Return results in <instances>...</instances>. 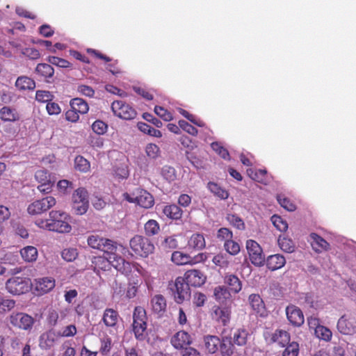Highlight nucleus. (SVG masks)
Wrapping results in <instances>:
<instances>
[{
    "mask_svg": "<svg viewBox=\"0 0 356 356\" xmlns=\"http://www.w3.org/2000/svg\"><path fill=\"white\" fill-rule=\"evenodd\" d=\"M106 254L108 256L107 257L101 256L92 257L91 266L94 271L109 270L113 266L122 274L129 275L131 273L132 268L136 266L135 264L127 261L122 257L118 255L116 252Z\"/></svg>",
    "mask_w": 356,
    "mask_h": 356,
    "instance_id": "obj_1",
    "label": "nucleus"
},
{
    "mask_svg": "<svg viewBox=\"0 0 356 356\" xmlns=\"http://www.w3.org/2000/svg\"><path fill=\"white\" fill-rule=\"evenodd\" d=\"M147 316L145 309L140 306L136 307L133 314L132 330L135 338L144 341L147 336Z\"/></svg>",
    "mask_w": 356,
    "mask_h": 356,
    "instance_id": "obj_2",
    "label": "nucleus"
},
{
    "mask_svg": "<svg viewBox=\"0 0 356 356\" xmlns=\"http://www.w3.org/2000/svg\"><path fill=\"white\" fill-rule=\"evenodd\" d=\"M51 224L49 225V231L59 233H69L72 227L69 224V216L60 211H51L49 213Z\"/></svg>",
    "mask_w": 356,
    "mask_h": 356,
    "instance_id": "obj_3",
    "label": "nucleus"
},
{
    "mask_svg": "<svg viewBox=\"0 0 356 356\" xmlns=\"http://www.w3.org/2000/svg\"><path fill=\"white\" fill-rule=\"evenodd\" d=\"M88 245L93 248L104 252L105 253H113L117 252L118 248L124 250L122 245H118L116 242L111 239L103 238L99 235H90L87 239Z\"/></svg>",
    "mask_w": 356,
    "mask_h": 356,
    "instance_id": "obj_4",
    "label": "nucleus"
},
{
    "mask_svg": "<svg viewBox=\"0 0 356 356\" xmlns=\"http://www.w3.org/2000/svg\"><path fill=\"white\" fill-rule=\"evenodd\" d=\"M131 250L137 256L147 257L154 250V245L147 238L136 235L129 241Z\"/></svg>",
    "mask_w": 356,
    "mask_h": 356,
    "instance_id": "obj_5",
    "label": "nucleus"
},
{
    "mask_svg": "<svg viewBox=\"0 0 356 356\" xmlns=\"http://www.w3.org/2000/svg\"><path fill=\"white\" fill-rule=\"evenodd\" d=\"M10 324L15 328L30 332L35 323V319L24 312H13L8 317Z\"/></svg>",
    "mask_w": 356,
    "mask_h": 356,
    "instance_id": "obj_6",
    "label": "nucleus"
},
{
    "mask_svg": "<svg viewBox=\"0 0 356 356\" xmlns=\"http://www.w3.org/2000/svg\"><path fill=\"white\" fill-rule=\"evenodd\" d=\"M6 289L15 296L26 293L30 289L29 280L25 277H12L6 281Z\"/></svg>",
    "mask_w": 356,
    "mask_h": 356,
    "instance_id": "obj_7",
    "label": "nucleus"
},
{
    "mask_svg": "<svg viewBox=\"0 0 356 356\" xmlns=\"http://www.w3.org/2000/svg\"><path fill=\"white\" fill-rule=\"evenodd\" d=\"M111 109L114 115L121 119L130 120L136 118V111L126 102L117 100L111 104Z\"/></svg>",
    "mask_w": 356,
    "mask_h": 356,
    "instance_id": "obj_8",
    "label": "nucleus"
},
{
    "mask_svg": "<svg viewBox=\"0 0 356 356\" xmlns=\"http://www.w3.org/2000/svg\"><path fill=\"white\" fill-rule=\"evenodd\" d=\"M175 289H172L175 300L181 304L191 296L189 284L183 277H177L174 284Z\"/></svg>",
    "mask_w": 356,
    "mask_h": 356,
    "instance_id": "obj_9",
    "label": "nucleus"
},
{
    "mask_svg": "<svg viewBox=\"0 0 356 356\" xmlns=\"http://www.w3.org/2000/svg\"><path fill=\"white\" fill-rule=\"evenodd\" d=\"M56 203V199L52 196H47L31 203L27 209L31 215H38L47 211Z\"/></svg>",
    "mask_w": 356,
    "mask_h": 356,
    "instance_id": "obj_10",
    "label": "nucleus"
},
{
    "mask_svg": "<svg viewBox=\"0 0 356 356\" xmlns=\"http://www.w3.org/2000/svg\"><path fill=\"white\" fill-rule=\"evenodd\" d=\"M246 248L251 262L257 266H261L265 261V257L259 244L253 240L246 242Z\"/></svg>",
    "mask_w": 356,
    "mask_h": 356,
    "instance_id": "obj_11",
    "label": "nucleus"
},
{
    "mask_svg": "<svg viewBox=\"0 0 356 356\" xmlns=\"http://www.w3.org/2000/svg\"><path fill=\"white\" fill-rule=\"evenodd\" d=\"M36 181L40 184L38 186V189L42 193H49L51 191L55 181L51 177V175L47 170H38L35 173Z\"/></svg>",
    "mask_w": 356,
    "mask_h": 356,
    "instance_id": "obj_12",
    "label": "nucleus"
},
{
    "mask_svg": "<svg viewBox=\"0 0 356 356\" xmlns=\"http://www.w3.org/2000/svg\"><path fill=\"white\" fill-rule=\"evenodd\" d=\"M232 309L230 305H214L211 309V317L218 323L227 325L231 318Z\"/></svg>",
    "mask_w": 356,
    "mask_h": 356,
    "instance_id": "obj_13",
    "label": "nucleus"
},
{
    "mask_svg": "<svg viewBox=\"0 0 356 356\" xmlns=\"http://www.w3.org/2000/svg\"><path fill=\"white\" fill-rule=\"evenodd\" d=\"M183 277L186 280L189 286L195 287H199L203 285L207 279L204 273L197 269L187 270Z\"/></svg>",
    "mask_w": 356,
    "mask_h": 356,
    "instance_id": "obj_14",
    "label": "nucleus"
},
{
    "mask_svg": "<svg viewBox=\"0 0 356 356\" xmlns=\"http://www.w3.org/2000/svg\"><path fill=\"white\" fill-rule=\"evenodd\" d=\"M170 343L176 349H184L192 343L191 336L186 331L176 332L171 338Z\"/></svg>",
    "mask_w": 356,
    "mask_h": 356,
    "instance_id": "obj_15",
    "label": "nucleus"
},
{
    "mask_svg": "<svg viewBox=\"0 0 356 356\" xmlns=\"http://www.w3.org/2000/svg\"><path fill=\"white\" fill-rule=\"evenodd\" d=\"M55 285L56 282L53 277H44L35 280L34 289L38 295H43L51 291Z\"/></svg>",
    "mask_w": 356,
    "mask_h": 356,
    "instance_id": "obj_16",
    "label": "nucleus"
},
{
    "mask_svg": "<svg viewBox=\"0 0 356 356\" xmlns=\"http://www.w3.org/2000/svg\"><path fill=\"white\" fill-rule=\"evenodd\" d=\"M286 313L287 319L293 325L299 327L304 323L303 313L298 307L293 305L287 306Z\"/></svg>",
    "mask_w": 356,
    "mask_h": 356,
    "instance_id": "obj_17",
    "label": "nucleus"
},
{
    "mask_svg": "<svg viewBox=\"0 0 356 356\" xmlns=\"http://www.w3.org/2000/svg\"><path fill=\"white\" fill-rule=\"evenodd\" d=\"M249 304L252 309L259 316L265 317L268 315L263 299L259 294L252 293L248 297Z\"/></svg>",
    "mask_w": 356,
    "mask_h": 356,
    "instance_id": "obj_18",
    "label": "nucleus"
},
{
    "mask_svg": "<svg viewBox=\"0 0 356 356\" xmlns=\"http://www.w3.org/2000/svg\"><path fill=\"white\" fill-rule=\"evenodd\" d=\"M339 331L344 334H350L356 330V320L352 316H342L337 322Z\"/></svg>",
    "mask_w": 356,
    "mask_h": 356,
    "instance_id": "obj_19",
    "label": "nucleus"
},
{
    "mask_svg": "<svg viewBox=\"0 0 356 356\" xmlns=\"http://www.w3.org/2000/svg\"><path fill=\"white\" fill-rule=\"evenodd\" d=\"M308 323L310 327L313 325L315 327L316 336L325 341H330L332 337L331 330L325 326L318 325V320L316 318H309Z\"/></svg>",
    "mask_w": 356,
    "mask_h": 356,
    "instance_id": "obj_20",
    "label": "nucleus"
},
{
    "mask_svg": "<svg viewBox=\"0 0 356 356\" xmlns=\"http://www.w3.org/2000/svg\"><path fill=\"white\" fill-rule=\"evenodd\" d=\"M309 237L311 245L316 252L320 253L330 249V244L318 234L311 233Z\"/></svg>",
    "mask_w": 356,
    "mask_h": 356,
    "instance_id": "obj_21",
    "label": "nucleus"
},
{
    "mask_svg": "<svg viewBox=\"0 0 356 356\" xmlns=\"http://www.w3.org/2000/svg\"><path fill=\"white\" fill-rule=\"evenodd\" d=\"M135 202L141 207L149 209L151 208L154 204L153 196L147 191H138L137 195L135 198Z\"/></svg>",
    "mask_w": 356,
    "mask_h": 356,
    "instance_id": "obj_22",
    "label": "nucleus"
},
{
    "mask_svg": "<svg viewBox=\"0 0 356 356\" xmlns=\"http://www.w3.org/2000/svg\"><path fill=\"white\" fill-rule=\"evenodd\" d=\"M119 318V314L116 310L106 308L103 314L102 321L107 327H114L117 325Z\"/></svg>",
    "mask_w": 356,
    "mask_h": 356,
    "instance_id": "obj_23",
    "label": "nucleus"
},
{
    "mask_svg": "<svg viewBox=\"0 0 356 356\" xmlns=\"http://www.w3.org/2000/svg\"><path fill=\"white\" fill-rule=\"evenodd\" d=\"M151 305L154 313L161 316L166 310V300L163 296L161 294L155 295L151 300Z\"/></svg>",
    "mask_w": 356,
    "mask_h": 356,
    "instance_id": "obj_24",
    "label": "nucleus"
},
{
    "mask_svg": "<svg viewBox=\"0 0 356 356\" xmlns=\"http://www.w3.org/2000/svg\"><path fill=\"white\" fill-rule=\"evenodd\" d=\"M266 264L269 270L274 271L282 268L286 264V259L283 255L275 254L268 256Z\"/></svg>",
    "mask_w": 356,
    "mask_h": 356,
    "instance_id": "obj_25",
    "label": "nucleus"
},
{
    "mask_svg": "<svg viewBox=\"0 0 356 356\" xmlns=\"http://www.w3.org/2000/svg\"><path fill=\"white\" fill-rule=\"evenodd\" d=\"M0 118L3 122H17L20 120V115L15 108L3 106L0 109Z\"/></svg>",
    "mask_w": 356,
    "mask_h": 356,
    "instance_id": "obj_26",
    "label": "nucleus"
},
{
    "mask_svg": "<svg viewBox=\"0 0 356 356\" xmlns=\"http://www.w3.org/2000/svg\"><path fill=\"white\" fill-rule=\"evenodd\" d=\"M163 213L170 219L177 220L181 219L183 211L175 204H171L163 207Z\"/></svg>",
    "mask_w": 356,
    "mask_h": 356,
    "instance_id": "obj_27",
    "label": "nucleus"
},
{
    "mask_svg": "<svg viewBox=\"0 0 356 356\" xmlns=\"http://www.w3.org/2000/svg\"><path fill=\"white\" fill-rule=\"evenodd\" d=\"M218 350L222 356H232L234 353V346L232 342V337H222Z\"/></svg>",
    "mask_w": 356,
    "mask_h": 356,
    "instance_id": "obj_28",
    "label": "nucleus"
},
{
    "mask_svg": "<svg viewBox=\"0 0 356 356\" xmlns=\"http://www.w3.org/2000/svg\"><path fill=\"white\" fill-rule=\"evenodd\" d=\"M249 333L248 330L243 327L236 329L232 332V339L234 344L242 346L247 343Z\"/></svg>",
    "mask_w": 356,
    "mask_h": 356,
    "instance_id": "obj_29",
    "label": "nucleus"
},
{
    "mask_svg": "<svg viewBox=\"0 0 356 356\" xmlns=\"http://www.w3.org/2000/svg\"><path fill=\"white\" fill-rule=\"evenodd\" d=\"M70 108L81 115L86 114L89 111V106L86 101L81 98H73L70 102Z\"/></svg>",
    "mask_w": 356,
    "mask_h": 356,
    "instance_id": "obj_30",
    "label": "nucleus"
},
{
    "mask_svg": "<svg viewBox=\"0 0 356 356\" xmlns=\"http://www.w3.org/2000/svg\"><path fill=\"white\" fill-rule=\"evenodd\" d=\"M225 282L227 284L229 291L234 293H238L242 289V283L235 275H226Z\"/></svg>",
    "mask_w": 356,
    "mask_h": 356,
    "instance_id": "obj_31",
    "label": "nucleus"
},
{
    "mask_svg": "<svg viewBox=\"0 0 356 356\" xmlns=\"http://www.w3.org/2000/svg\"><path fill=\"white\" fill-rule=\"evenodd\" d=\"M205 348L210 353H215L218 350L221 339L217 336L208 335L204 338Z\"/></svg>",
    "mask_w": 356,
    "mask_h": 356,
    "instance_id": "obj_32",
    "label": "nucleus"
},
{
    "mask_svg": "<svg viewBox=\"0 0 356 356\" xmlns=\"http://www.w3.org/2000/svg\"><path fill=\"white\" fill-rule=\"evenodd\" d=\"M189 248L201 250L206 245L205 239L202 234H193L188 241Z\"/></svg>",
    "mask_w": 356,
    "mask_h": 356,
    "instance_id": "obj_33",
    "label": "nucleus"
},
{
    "mask_svg": "<svg viewBox=\"0 0 356 356\" xmlns=\"http://www.w3.org/2000/svg\"><path fill=\"white\" fill-rule=\"evenodd\" d=\"M273 342L278 343L281 346L284 347L290 342V335L284 330H276L271 337Z\"/></svg>",
    "mask_w": 356,
    "mask_h": 356,
    "instance_id": "obj_34",
    "label": "nucleus"
},
{
    "mask_svg": "<svg viewBox=\"0 0 356 356\" xmlns=\"http://www.w3.org/2000/svg\"><path fill=\"white\" fill-rule=\"evenodd\" d=\"M22 259L26 262L35 261L38 258V250L36 248L29 245L20 250Z\"/></svg>",
    "mask_w": 356,
    "mask_h": 356,
    "instance_id": "obj_35",
    "label": "nucleus"
},
{
    "mask_svg": "<svg viewBox=\"0 0 356 356\" xmlns=\"http://www.w3.org/2000/svg\"><path fill=\"white\" fill-rule=\"evenodd\" d=\"M15 86L20 90H33L35 88V83L28 76H19L16 80Z\"/></svg>",
    "mask_w": 356,
    "mask_h": 356,
    "instance_id": "obj_36",
    "label": "nucleus"
},
{
    "mask_svg": "<svg viewBox=\"0 0 356 356\" xmlns=\"http://www.w3.org/2000/svg\"><path fill=\"white\" fill-rule=\"evenodd\" d=\"M209 190L216 197L221 200H226L229 197V193L227 190L222 188L218 184L210 181L207 184Z\"/></svg>",
    "mask_w": 356,
    "mask_h": 356,
    "instance_id": "obj_37",
    "label": "nucleus"
},
{
    "mask_svg": "<svg viewBox=\"0 0 356 356\" xmlns=\"http://www.w3.org/2000/svg\"><path fill=\"white\" fill-rule=\"evenodd\" d=\"M213 295L216 300L222 303L231 298L230 291L225 286H216Z\"/></svg>",
    "mask_w": 356,
    "mask_h": 356,
    "instance_id": "obj_38",
    "label": "nucleus"
},
{
    "mask_svg": "<svg viewBox=\"0 0 356 356\" xmlns=\"http://www.w3.org/2000/svg\"><path fill=\"white\" fill-rule=\"evenodd\" d=\"M171 261L176 265L190 264L191 256L180 251H175L171 256Z\"/></svg>",
    "mask_w": 356,
    "mask_h": 356,
    "instance_id": "obj_39",
    "label": "nucleus"
},
{
    "mask_svg": "<svg viewBox=\"0 0 356 356\" xmlns=\"http://www.w3.org/2000/svg\"><path fill=\"white\" fill-rule=\"evenodd\" d=\"M277 243L280 249L285 252L291 253L295 250L293 241L288 237L280 236Z\"/></svg>",
    "mask_w": 356,
    "mask_h": 356,
    "instance_id": "obj_40",
    "label": "nucleus"
},
{
    "mask_svg": "<svg viewBox=\"0 0 356 356\" xmlns=\"http://www.w3.org/2000/svg\"><path fill=\"white\" fill-rule=\"evenodd\" d=\"M112 346L113 343L111 338L108 335H105L100 338V346L99 353L102 356H107L110 354Z\"/></svg>",
    "mask_w": 356,
    "mask_h": 356,
    "instance_id": "obj_41",
    "label": "nucleus"
},
{
    "mask_svg": "<svg viewBox=\"0 0 356 356\" xmlns=\"http://www.w3.org/2000/svg\"><path fill=\"white\" fill-rule=\"evenodd\" d=\"M300 300L302 305L308 308H316L318 307L317 297L312 293L302 294L300 297Z\"/></svg>",
    "mask_w": 356,
    "mask_h": 356,
    "instance_id": "obj_42",
    "label": "nucleus"
},
{
    "mask_svg": "<svg viewBox=\"0 0 356 356\" xmlns=\"http://www.w3.org/2000/svg\"><path fill=\"white\" fill-rule=\"evenodd\" d=\"M35 72L44 78H51L54 74V70L51 65L47 63L38 64Z\"/></svg>",
    "mask_w": 356,
    "mask_h": 356,
    "instance_id": "obj_43",
    "label": "nucleus"
},
{
    "mask_svg": "<svg viewBox=\"0 0 356 356\" xmlns=\"http://www.w3.org/2000/svg\"><path fill=\"white\" fill-rule=\"evenodd\" d=\"M74 168L81 172H87L90 170V162L82 156H77L74 159Z\"/></svg>",
    "mask_w": 356,
    "mask_h": 356,
    "instance_id": "obj_44",
    "label": "nucleus"
},
{
    "mask_svg": "<svg viewBox=\"0 0 356 356\" xmlns=\"http://www.w3.org/2000/svg\"><path fill=\"white\" fill-rule=\"evenodd\" d=\"M145 232L148 236H152L157 234L160 230V226L158 222L155 220H149L145 224Z\"/></svg>",
    "mask_w": 356,
    "mask_h": 356,
    "instance_id": "obj_45",
    "label": "nucleus"
},
{
    "mask_svg": "<svg viewBox=\"0 0 356 356\" xmlns=\"http://www.w3.org/2000/svg\"><path fill=\"white\" fill-rule=\"evenodd\" d=\"M138 127L142 132L147 134L149 136L157 138H161L162 136L161 131L156 129L155 128L151 127L150 125L145 122H138Z\"/></svg>",
    "mask_w": 356,
    "mask_h": 356,
    "instance_id": "obj_46",
    "label": "nucleus"
},
{
    "mask_svg": "<svg viewBox=\"0 0 356 356\" xmlns=\"http://www.w3.org/2000/svg\"><path fill=\"white\" fill-rule=\"evenodd\" d=\"M226 219L229 222L230 225H232L236 229L239 230L245 229V225L243 219L238 216L237 215L229 213L227 215Z\"/></svg>",
    "mask_w": 356,
    "mask_h": 356,
    "instance_id": "obj_47",
    "label": "nucleus"
},
{
    "mask_svg": "<svg viewBox=\"0 0 356 356\" xmlns=\"http://www.w3.org/2000/svg\"><path fill=\"white\" fill-rule=\"evenodd\" d=\"M54 334L51 333H44L40 337V346L43 349H49L54 344Z\"/></svg>",
    "mask_w": 356,
    "mask_h": 356,
    "instance_id": "obj_48",
    "label": "nucleus"
},
{
    "mask_svg": "<svg viewBox=\"0 0 356 356\" xmlns=\"http://www.w3.org/2000/svg\"><path fill=\"white\" fill-rule=\"evenodd\" d=\"M248 175L254 181L264 183L266 179V176L267 174V171L266 170H254L252 169H248L247 170Z\"/></svg>",
    "mask_w": 356,
    "mask_h": 356,
    "instance_id": "obj_49",
    "label": "nucleus"
},
{
    "mask_svg": "<svg viewBox=\"0 0 356 356\" xmlns=\"http://www.w3.org/2000/svg\"><path fill=\"white\" fill-rule=\"evenodd\" d=\"M78 255V250L75 248H65L61 252V257L67 262L74 261Z\"/></svg>",
    "mask_w": 356,
    "mask_h": 356,
    "instance_id": "obj_50",
    "label": "nucleus"
},
{
    "mask_svg": "<svg viewBox=\"0 0 356 356\" xmlns=\"http://www.w3.org/2000/svg\"><path fill=\"white\" fill-rule=\"evenodd\" d=\"M72 202H88V193L86 188H79L72 195Z\"/></svg>",
    "mask_w": 356,
    "mask_h": 356,
    "instance_id": "obj_51",
    "label": "nucleus"
},
{
    "mask_svg": "<svg viewBox=\"0 0 356 356\" xmlns=\"http://www.w3.org/2000/svg\"><path fill=\"white\" fill-rule=\"evenodd\" d=\"M212 149L224 159H229V153L220 143L213 142L211 144Z\"/></svg>",
    "mask_w": 356,
    "mask_h": 356,
    "instance_id": "obj_52",
    "label": "nucleus"
},
{
    "mask_svg": "<svg viewBox=\"0 0 356 356\" xmlns=\"http://www.w3.org/2000/svg\"><path fill=\"white\" fill-rule=\"evenodd\" d=\"M89 202H72V210L76 215H83L88 211Z\"/></svg>",
    "mask_w": 356,
    "mask_h": 356,
    "instance_id": "obj_53",
    "label": "nucleus"
},
{
    "mask_svg": "<svg viewBox=\"0 0 356 356\" xmlns=\"http://www.w3.org/2000/svg\"><path fill=\"white\" fill-rule=\"evenodd\" d=\"M271 221L273 225L280 232H285L288 229V224L280 216L273 215L271 217Z\"/></svg>",
    "mask_w": 356,
    "mask_h": 356,
    "instance_id": "obj_54",
    "label": "nucleus"
},
{
    "mask_svg": "<svg viewBox=\"0 0 356 356\" xmlns=\"http://www.w3.org/2000/svg\"><path fill=\"white\" fill-rule=\"evenodd\" d=\"M224 248L225 250L232 255H236L240 252L239 244L233 241L232 238L228 241L225 242Z\"/></svg>",
    "mask_w": 356,
    "mask_h": 356,
    "instance_id": "obj_55",
    "label": "nucleus"
},
{
    "mask_svg": "<svg viewBox=\"0 0 356 356\" xmlns=\"http://www.w3.org/2000/svg\"><path fill=\"white\" fill-rule=\"evenodd\" d=\"M107 124L100 120L95 121L92 124V131L98 135H103L105 134L107 131Z\"/></svg>",
    "mask_w": 356,
    "mask_h": 356,
    "instance_id": "obj_56",
    "label": "nucleus"
},
{
    "mask_svg": "<svg viewBox=\"0 0 356 356\" xmlns=\"http://www.w3.org/2000/svg\"><path fill=\"white\" fill-rule=\"evenodd\" d=\"M277 201L281 207L289 211H293L296 209V205L287 197L278 195Z\"/></svg>",
    "mask_w": 356,
    "mask_h": 356,
    "instance_id": "obj_57",
    "label": "nucleus"
},
{
    "mask_svg": "<svg viewBox=\"0 0 356 356\" xmlns=\"http://www.w3.org/2000/svg\"><path fill=\"white\" fill-rule=\"evenodd\" d=\"M299 353V345L296 342H292L286 345L282 356H298Z\"/></svg>",
    "mask_w": 356,
    "mask_h": 356,
    "instance_id": "obj_58",
    "label": "nucleus"
},
{
    "mask_svg": "<svg viewBox=\"0 0 356 356\" xmlns=\"http://www.w3.org/2000/svg\"><path fill=\"white\" fill-rule=\"evenodd\" d=\"M53 97L50 92L46 90H38L35 94V99L38 102L47 104L52 100Z\"/></svg>",
    "mask_w": 356,
    "mask_h": 356,
    "instance_id": "obj_59",
    "label": "nucleus"
},
{
    "mask_svg": "<svg viewBox=\"0 0 356 356\" xmlns=\"http://www.w3.org/2000/svg\"><path fill=\"white\" fill-rule=\"evenodd\" d=\"M47 60L50 64L60 67L67 68L70 67V63L69 61L59 57L49 56Z\"/></svg>",
    "mask_w": 356,
    "mask_h": 356,
    "instance_id": "obj_60",
    "label": "nucleus"
},
{
    "mask_svg": "<svg viewBox=\"0 0 356 356\" xmlns=\"http://www.w3.org/2000/svg\"><path fill=\"white\" fill-rule=\"evenodd\" d=\"M154 112L165 121H170L172 120V113L162 106H156L154 107Z\"/></svg>",
    "mask_w": 356,
    "mask_h": 356,
    "instance_id": "obj_61",
    "label": "nucleus"
},
{
    "mask_svg": "<svg viewBox=\"0 0 356 356\" xmlns=\"http://www.w3.org/2000/svg\"><path fill=\"white\" fill-rule=\"evenodd\" d=\"M178 124L181 129L193 136H197L198 134V130L195 127L184 120H179Z\"/></svg>",
    "mask_w": 356,
    "mask_h": 356,
    "instance_id": "obj_62",
    "label": "nucleus"
},
{
    "mask_svg": "<svg viewBox=\"0 0 356 356\" xmlns=\"http://www.w3.org/2000/svg\"><path fill=\"white\" fill-rule=\"evenodd\" d=\"M145 152L148 157L150 159H156L159 156V147L153 143H149L146 146Z\"/></svg>",
    "mask_w": 356,
    "mask_h": 356,
    "instance_id": "obj_63",
    "label": "nucleus"
},
{
    "mask_svg": "<svg viewBox=\"0 0 356 356\" xmlns=\"http://www.w3.org/2000/svg\"><path fill=\"white\" fill-rule=\"evenodd\" d=\"M233 237L232 232L230 231L228 228L222 227L218 229L217 233V238L220 241H224L225 242L231 240Z\"/></svg>",
    "mask_w": 356,
    "mask_h": 356,
    "instance_id": "obj_64",
    "label": "nucleus"
}]
</instances>
